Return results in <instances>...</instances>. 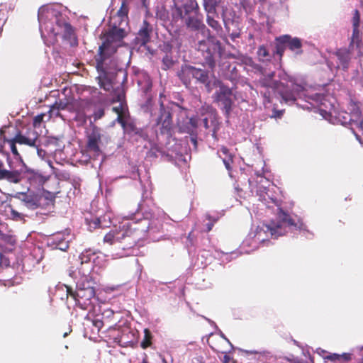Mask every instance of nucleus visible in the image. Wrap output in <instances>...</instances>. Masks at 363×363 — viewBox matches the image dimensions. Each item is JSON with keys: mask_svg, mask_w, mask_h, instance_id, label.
<instances>
[{"mask_svg": "<svg viewBox=\"0 0 363 363\" xmlns=\"http://www.w3.org/2000/svg\"><path fill=\"white\" fill-rule=\"evenodd\" d=\"M38 19L41 38L48 46L55 44L57 36L69 40L71 44L75 40L72 27L56 6H41L38 9Z\"/></svg>", "mask_w": 363, "mask_h": 363, "instance_id": "obj_1", "label": "nucleus"}, {"mask_svg": "<svg viewBox=\"0 0 363 363\" xmlns=\"http://www.w3.org/2000/svg\"><path fill=\"white\" fill-rule=\"evenodd\" d=\"M172 16L176 21L182 20L186 28L191 31L209 34L196 0H174Z\"/></svg>", "mask_w": 363, "mask_h": 363, "instance_id": "obj_2", "label": "nucleus"}, {"mask_svg": "<svg viewBox=\"0 0 363 363\" xmlns=\"http://www.w3.org/2000/svg\"><path fill=\"white\" fill-rule=\"evenodd\" d=\"M111 28L106 34L104 41L99 47V59L97 60V67L104 72H106L107 57L116 51L126 35L125 30L126 26L117 24L116 21L111 23Z\"/></svg>", "mask_w": 363, "mask_h": 363, "instance_id": "obj_3", "label": "nucleus"}, {"mask_svg": "<svg viewBox=\"0 0 363 363\" xmlns=\"http://www.w3.org/2000/svg\"><path fill=\"white\" fill-rule=\"evenodd\" d=\"M203 125L206 129L213 128L212 137L217 140V121L212 106H203L197 112L196 116L187 119L185 125L180 126V130L186 133L195 132L197 127Z\"/></svg>", "mask_w": 363, "mask_h": 363, "instance_id": "obj_4", "label": "nucleus"}, {"mask_svg": "<svg viewBox=\"0 0 363 363\" xmlns=\"http://www.w3.org/2000/svg\"><path fill=\"white\" fill-rule=\"evenodd\" d=\"M197 49L201 52L205 63L211 69L221 56L220 43L214 37L208 35L205 40L198 42Z\"/></svg>", "mask_w": 363, "mask_h": 363, "instance_id": "obj_5", "label": "nucleus"}, {"mask_svg": "<svg viewBox=\"0 0 363 363\" xmlns=\"http://www.w3.org/2000/svg\"><path fill=\"white\" fill-rule=\"evenodd\" d=\"M213 86L217 89L213 96L214 101L218 104L225 116L228 118L232 111L233 97H235L233 89L219 79L213 81Z\"/></svg>", "mask_w": 363, "mask_h": 363, "instance_id": "obj_6", "label": "nucleus"}, {"mask_svg": "<svg viewBox=\"0 0 363 363\" xmlns=\"http://www.w3.org/2000/svg\"><path fill=\"white\" fill-rule=\"evenodd\" d=\"M0 179L18 184L21 181V169H16L14 162L8 152L0 150Z\"/></svg>", "mask_w": 363, "mask_h": 363, "instance_id": "obj_7", "label": "nucleus"}, {"mask_svg": "<svg viewBox=\"0 0 363 363\" xmlns=\"http://www.w3.org/2000/svg\"><path fill=\"white\" fill-rule=\"evenodd\" d=\"M177 75L186 87L191 84L192 80L196 83H206L209 79L207 70L189 65H182Z\"/></svg>", "mask_w": 363, "mask_h": 363, "instance_id": "obj_8", "label": "nucleus"}, {"mask_svg": "<svg viewBox=\"0 0 363 363\" xmlns=\"http://www.w3.org/2000/svg\"><path fill=\"white\" fill-rule=\"evenodd\" d=\"M274 77V72H271L268 74V78L272 81L268 82L267 86L272 87L274 91H277L286 104H294L296 99L295 88L298 89L299 87L297 85L291 84L292 87L289 89L288 86H285L284 82L272 80Z\"/></svg>", "mask_w": 363, "mask_h": 363, "instance_id": "obj_9", "label": "nucleus"}, {"mask_svg": "<svg viewBox=\"0 0 363 363\" xmlns=\"http://www.w3.org/2000/svg\"><path fill=\"white\" fill-rule=\"evenodd\" d=\"M105 138L104 131L101 128L93 126L88 135L87 148L93 154L94 157L101 155L99 144Z\"/></svg>", "mask_w": 363, "mask_h": 363, "instance_id": "obj_10", "label": "nucleus"}, {"mask_svg": "<svg viewBox=\"0 0 363 363\" xmlns=\"http://www.w3.org/2000/svg\"><path fill=\"white\" fill-rule=\"evenodd\" d=\"M71 240L69 228H65L62 231L49 235L47 239L49 245H54L61 250H66L69 248Z\"/></svg>", "mask_w": 363, "mask_h": 363, "instance_id": "obj_11", "label": "nucleus"}, {"mask_svg": "<svg viewBox=\"0 0 363 363\" xmlns=\"http://www.w3.org/2000/svg\"><path fill=\"white\" fill-rule=\"evenodd\" d=\"M76 295V305L80 308L86 310L89 306H93L91 300L95 296L93 287L78 288Z\"/></svg>", "mask_w": 363, "mask_h": 363, "instance_id": "obj_12", "label": "nucleus"}, {"mask_svg": "<svg viewBox=\"0 0 363 363\" xmlns=\"http://www.w3.org/2000/svg\"><path fill=\"white\" fill-rule=\"evenodd\" d=\"M241 352L242 355L241 363H263L269 354L266 351L247 350H241Z\"/></svg>", "mask_w": 363, "mask_h": 363, "instance_id": "obj_13", "label": "nucleus"}, {"mask_svg": "<svg viewBox=\"0 0 363 363\" xmlns=\"http://www.w3.org/2000/svg\"><path fill=\"white\" fill-rule=\"evenodd\" d=\"M116 121L121 125L125 133L134 136L137 135L142 138H145L147 134L140 128H138L135 124L130 121L129 117L123 119L121 116L117 117Z\"/></svg>", "mask_w": 363, "mask_h": 363, "instance_id": "obj_14", "label": "nucleus"}, {"mask_svg": "<svg viewBox=\"0 0 363 363\" xmlns=\"http://www.w3.org/2000/svg\"><path fill=\"white\" fill-rule=\"evenodd\" d=\"M157 125H162V132L168 133L172 128V116L169 111L160 104V116L157 118Z\"/></svg>", "mask_w": 363, "mask_h": 363, "instance_id": "obj_15", "label": "nucleus"}, {"mask_svg": "<svg viewBox=\"0 0 363 363\" xmlns=\"http://www.w3.org/2000/svg\"><path fill=\"white\" fill-rule=\"evenodd\" d=\"M129 228H113L104 238V241L110 245L119 242L128 235Z\"/></svg>", "mask_w": 363, "mask_h": 363, "instance_id": "obj_16", "label": "nucleus"}, {"mask_svg": "<svg viewBox=\"0 0 363 363\" xmlns=\"http://www.w3.org/2000/svg\"><path fill=\"white\" fill-rule=\"evenodd\" d=\"M14 142L19 145H26L30 147H36L38 142V135L35 130L28 133V135H23L18 133L13 138Z\"/></svg>", "mask_w": 363, "mask_h": 363, "instance_id": "obj_17", "label": "nucleus"}, {"mask_svg": "<svg viewBox=\"0 0 363 363\" xmlns=\"http://www.w3.org/2000/svg\"><path fill=\"white\" fill-rule=\"evenodd\" d=\"M8 143L10 145L11 150L14 155V159L16 161L14 162V167H16V169H21V178L22 179V172L26 168V165L24 163L21 156L20 155L18 149L16 147L17 143L14 142V139L9 140Z\"/></svg>", "mask_w": 363, "mask_h": 363, "instance_id": "obj_18", "label": "nucleus"}, {"mask_svg": "<svg viewBox=\"0 0 363 363\" xmlns=\"http://www.w3.org/2000/svg\"><path fill=\"white\" fill-rule=\"evenodd\" d=\"M128 6L125 0L122 1L120 9L117 11L116 14L111 18V23L116 21L117 24L128 25Z\"/></svg>", "mask_w": 363, "mask_h": 363, "instance_id": "obj_19", "label": "nucleus"}, {"mask_svg": "<svg viewBox=\"0 0 363 363\" xmlns=\"http://www.w3.org/2000/svg\"><path fill=\"white\" fill-rule=\"evenodd\" d=\"M151 31V26L147 23V21H144L143 26L139 30L136 37V40L140 44V45H145L146 43L150 41V33Z\"/></svg>", "mask_w": 363, "mask_h": 363, "instance_id": "obj_20", "label": "nucleus"}, {"mask_svg": "<svg viewBox=\"0 0 363 363\" xmlns=\"http://www.w3.org/2000/svg\"><path fill=\"white\" fill-rule=\"evenodd\" d=\"M14 197L21 200L28 208L35 209L38 206V201L33 196L18 192Z\"/></svg>", "mask_w": 363, "mask_h": 363, "instance_id": "obj_21", "label": "nucleus"}, {"mask_svg": "<svg viewBox=\"0 0 363 363\" xmlns=\"http://www.w3.org/2000/svg\"><path fill=\"white\" fill-rule=\"evenodd\" d=\"M26 177L31 184H38L42 182L43 177L40 172L26 168L22 172V178Z\"/></svg>", "mask_w": 363, "mask_h": 363, "instance_id": "obj_22", "label": "nucleus"}, {"mask_svg": "<svg viewBox=\"0 0 363 363\" xmlns=\"http://www.w3.org/2000/svg\"><path fill=\"white\" fill-rule=\"evenodd\" d=\"M277 210V219L279 222L274 227H281L282 225H287L289 227L296 226V224L289 214L284 211L281 208H278Z\"/></svg>", "mask_w": 363, "mask_h": 363, "instance_id": "obj_23", "label": "nucleus"}, {"mask_svg": "<svg viewBox=\"0 0 363 363\" xmlns=\"http://www.w3.org/2000/svg\"><path fill=\"white\" fill-rule=\"evenodd\" d=\"M123 97V94H118L117 101H118V104L113 107V111L117 113V117L121 116L123 119H125L129 117V113L126 104L122 101Z\"/></svg>", "mask_w": 363, "mask_h": 363, "instance_id": "obj_24", "label": "nucleus"}, {"mask_svg": "<svg viewBox=\"0 0 363 363\" xmlns=\"http://www.w3.org/2000/svg\"><path fill=\"white\" fill-rule=\"evenodd\" d=\"M289 38L286 40V44L288 45L289 48L295 52L296 54L300 55L302 53V42L301 40L298 38H292L291 35H287Z\"/></svg>", "mask_w": 363, "mask_h": 363, "instance_id": "obj_25", "label": "nucleus"}, {"mask_svg": "<svg viewBox=\"0 0 363 363\" xmlns=\"http://www.w3.org/2000/svg\"><path fill=\"white\" fill-rule=\"evenodd\" d=\"M218 342V345H210L212 350L217 353L223 354L233 348V345H231L230 342L225 337L220 338Z\"/></svg>", "mask_w": 363, "mask_h": 363, "instance_id": "obj_26", "label": "nucleus"}, {"mask_svg": "<svg viewBox=\"0 0 363 363\" xmlns=\"http://www.w3.org/2000/svg\"><path fill=\"white\" fill-rule=\"evenodd\" d=\"M16 243L15 237L10 233V231L3 233L0 238V245H9V247H6V250L9 252H11L13 250V247Z\"/></svg>", "mask_w": 363, "mask_h": 363, "instance_id": "obj_27", "label": "nucleus"}, {"mask_svg": "<svg viewBox=\"0 0 363 363\" xmlns=\"http://www.w3.org/2000/svg\"><path fill=\"white\" fill-rule=\"evenodd\" d=\"M289 37L287 35H283L279 37H277L275 39L276 45H275V50L274 53L278 55L280 57H282L284 52L286 49V40H287Z\"/></svg>", "mask_w": 363, "mask_h": 363, "instance_id": "obj_28", "label": "nucleus"}, {"mask_svg": "<svg viewBox=\"0 0 363 363\" xmlns=\"http://www.w3.org/2000/svg\"><path fill=\"white\" fill-rule=\"evenodd\" d=\"M149 218H150L147 215L145 218H142L140 217V213H137L131 215L130 217L125 218V219L130 220V222L128 223L127 224H124L122 227L123 228L130 227L133 224H137L138 223H139V221H141V222L144 221L146 223H143V225H147V227H149L150 225V223L148 222Z\"/></svg>", "mask_w": 363, "mask_h": 363, "instance_id": "obj_29", "label": "nucleus"}, {"mask_svg": "<svg viewBox=\"0 0 363 363\" xmlns=\"http://www.w3.org/2000/svg\"><path fill=\"white\" fill-rule=\"evenodd\" d=\"M221 0H203V6L206 13H216V9Z\"/></svg>", "mask_w": 363, "mask_h": 363, "instance_id": "obj_30", "label": "nucleus"}, {"mask_svg": "<svg viewBox=\"0 0 363 363\" xmlns=\"http://www.w3.org/2000/svg\"><path fill=\"white\" fill-rule=\"evenodd\" d=\"M284 228H267V231L264 230V228H256L255 232V237H257V240L259 242H263L265 240V238L261 237V234L266 233L267 232L269 233L272 237H274V238H277L278 235H277V233L279 230H282ZM281 234H279L280 235Z\"/></svg>", "mask_w": 363, "mask_h": 363, "instance_id": "obj_31", "label": "nucleus"}, {"mask_svg": "<svg viewBox=\"0 0 363 363\" xmlns=\"http://www.w3.org/2000/svg\"><path fill=\"white\" fill-rule=\"evenodd\" d=\"M218 156L222 158L223 162L227 169H230V164L233 161L231 155L229 154L228 148L223 147L218 151Z\"/></svg>", "mask_w": 363, "mask_h": 363, "instance_id": "obj_32", "label": "nucleus"}, {"mask_svg": "<svg viewBox=\"0 0 363 363\" xmlns=\"http://www.w3.org/2000/svg\"><path fill=\"white\" fill-rule=\"evenodd\" d=\"M218 17V13H206V22L207 24L211 27L216 32H219L222 30V27L219 22L215 19V17Z\"/></svg>", "mask_w": 363, "mask_h": 363, "instance_id": "obj_33", "label": "nucleus"}, {"mask_svg": "<svg viewBox=\"0 0 363 363\" xmlns=\"http://www.w3.org/2000/svg\"><path fill=\"white\" fill-rule=\"evenodd\" d=\"M337 59L340 60L341 65L344 69L347 68L348 62L350 60V53L346 50H339L336 52Z\"/></svg>", "mask_w": 363, "mask_h": 363, "instance_id": "obj_34", "label": "nucleus"}, {"mask_svg": "<svg viewBox=\"0 0 363 363\" xmlns=\"http://www.w3.org/2000/svg\"><path fill=\"white\" fill-rule=\"evenodd\" d=\"M361 38L359 27H353V32L350 44V48L354 49V47L359 48Z\"/></svg>", "mask_w": 363, "mask_h": 363, "instance_id": "obj_35", "label": "nucleus"}, {"mask_svg": "<svg viewBox=\"0 0 363 363\" xmlns=\"http://www.w3.org/2000/svg\"><path fill=\"white\" fill-rule=\"evenodd\" d=\"M152 334L150 331L148 329L144 330V338L143 340L141 342V347L143 349H146L148 347H150L152 345Z\"/></svg>", "mask_w": 363, "mask_h": 363, "instance_id": "obj_36", "label": "nucleus"}, {"mask_svg": "<svg viewBox=\"0 0 363 363\" xmlns=\"http://www.w3.org/2000/svg\"><path fill=\"white\" fill-rule=\"evenodd\" d=\"M257 55L261 61L269 60L270 55L264 45L258 48Z\"/></svg>", "mask_w": 363, "mask_h": 363, "instance_id": "obj_37", "label": "nucleus"}, {"mask_svg": "<svg viewBox=\"0 0 363 363\" xmlns=\"http://www.w3.org/2000/svg\"><path fill=\"white\" fill-rule=\"evenodd\" d=\"M99 84L105 91H111L113 89L111 81L106 77H100Z\"/></svg>", "mask_w": 363, "mask_h": 363, "instance_id": "obj_38", "label": "nucleus"}, {"mask_svg": "<svg viewBox=\"0 0 363 363\" xmlns=\"http://www.w3.org/2000/svg\"><path fill=\"white\" fill-rule=\"evenodd\" d=\"M86 225H91L94 224L95 226L99 225L102 223L101 218L94 217L93 215L88 213L85 217Z\"/></svg>", "mask_w": 363, "mask_h": 363, "instance_id": "obj_39", "label": "nucleus"}, {"mask_svg": "<svg viewBox=\"0 0 363 363\" xmlns=\"http://www.w3.org/2000/svg\"><path fill=\"white\" fill-rule=\"evenodd\" d=\"M67 107V103L62 100L56 101L50 108V113H54L55 111L65 110Z\"/></svg>", "mask_w": 363, "mask_h": 363, "instance_id": "obj_40", "label": "nucleus"}, {"mask_svg": "<svg viewBox=\"0 0 363 363\" xmlns=\"http://www.w3.org/2000/svg\"><path fill=\"white\" fill-rule=\"evenodd\" d=\"M218 218L219 216L218 215H211L210 213H206L205 215V220H208V222L205 224L206 227H212L218 220Z\"/></svg>", "mask_w": 363, "mask_h": 363, "instance_id": "obj_41", "label": "nucleus"}, {"mask_svg": "<svg viewBox=\"0 0 363 363\" xmlns=\"http://www.w3.org/2000/svg\"><path fill=\"white\" fill-rule=\"evenodd\" d=\"M174 65L172 57L166 55L162 59V69L166 70L170 68Z\"/></svg>", "mask_w": 363, "mask_h": 363, "instance_id": "obj_42", "label": "nucleus"}, {"mask_svg": "<svg viewBox=\"0 0 363 363\" xmlns=\"http://www.w3.org/2000/svg\"><path fill=\"white\" fill-rule=\"evenodd\" d=\"M92 253H91L90 250H86V251L82 252V254L79 256V259H81V263H86V262H89L90 255Z\"/></svg>", "mask_w": 363, "mask_h": 363, "instance_id": "obj_43", "label": "nucleus"}, {"mask_svg": "<svg viewBox=\"0 0 363 363\" xmlns=\"http://www.w3.org/2000/svg\"><path fill=\"white\" fill-rule=\"evenodd\" d=\"M10 264V260L4 253L0 252V266L1 267H9Z\"/></svg>", "mask_w": 363, "mask_h": 363, "instance_id": "obj_44", "label": "nucleus"}, {"mask_svg": "<svg viewBox=\"0 0 363 363\" xmlns=\"http://www.w3.org/2000/svg\"><path fill=\"white\" fill-rule=\"evenodd\" d=\"M308 97L314 101L315 102H320L322 103V101L324 98V96L322 94H319V93H315V94H311V95H308Z\"/></svg>", "mask_w": 363, "mask_h": 363, "instance_id": "obj_45", "label": "nucleus"}, {"mask_svg": "<svg viewBox=\"0 0 363 363\" xmlns=\"http://www.w3.org/2000/svg\"><path fill=\"white\" fill-rule=\"evenodd\" d=\"M340 363L347 362L352 359V354L351 353H343L339 354Z\"/></svg>", "mask_w": 363, "mask_h": 363, "instance_id": "obj_46", "label": "nucleus"}, {"mask_svg": "<svg viewBox=\"0 0 363 363\" xmlns=\"http://www.w3.org/2000/svg\"><path fill=\"white\" fill-rule=\"evenodd\" d=\"M104 116V110L101 108L95 110L93 117L94 121L101 119Z\"/></svg>", "mask_w": 363, "mask_h": 363, "instance_id": "obj_47", "label": "nucleus"}, {"mask_svg": "<svg viewBox=\"0 0 363 363\" xmlns=\"http://www.w3.org/2000/svg\"><path fill=\"white\" fill-rule=\"evenodd\" d=\"M325 359L328 360V361H331V362H339L340 363L339 354H336V353H333V354H330L329 355H327L325 357Z\"/></svg>", "mask_w": 363, "mask_h": 363, "instance_id": "obj_48", "label": "nucleus"}, {"mask_svg": "<svg viewBox=\"0 0 363 363\" xmlns=\"http://www.w3.org/2000/svg\"><path fill=\"white\" fill-rule=\"evenodd\" d=\"M359 21H360V16H359V11L357 10H355L354 15L352 18L353 27H359Z\"/></svg>", "mask_w": 363, "mask_h": 363, "instance_id": "obj_49", "label": "nucleus"}, {"mask_svg": "<svg viewBox=\"0 0 363 363\" xmlns=\"http://www.w3.org/2000/svg\"><path fill=\"white\" fill-rule=\"evenodd\" d=\"M190 134L189 140L191 143L193 145L194 149H197V137L195 132L189 133Z\"/></svg>", "mask_w": 363, "mask_h": 363, "instance_id": "obj_50", "label": "nucleus"}, {"mask_svg": "<svg viewBox=\"0 0 363 363\" xmlns=\"http://www.w3.org/2000/svg\"><path fill=\"white\" fill-rule=\"evenodd\" d=\"M230 350H228L225 352V353H223V357L221 359L222 363H230L232 362L233 363H235L233 359L228 354V352Z\"/></svg>", "mask_w": 363, "mask_h": 363, "instance_id": "obj_51", "label": "nucleus"}, {"mask_svg": "<svg viewBox=\"0 0 363 363\" xmlns=\"http://www.w3.org/2000/svg\"><path fill=\"white\" fill-rule=\"evenodd\" d=\"M77 293V289L74 291L71 287L67 286V296L72 297L75 301H76V298H77V295H76Z\"/></svg>", "mask_w": 363, "mask_h": 363, "instance_id": "obj_52", "label": "nucleus"}, {"mask_svg": "<svg viewBox=\"0 0 363 363\" xmlns=\"http://www.w3.org/2000/svg\"><path fill=\"white\" fill-rule=\"evenodd\" d=\"M94 326H95L98 330H99L104 326V322L98 318H94L92 320Z\"/></svg>", "mask_w": 363, "mask_h": 363, "instance_id": "obj_53", "label": "nucleus"}, {"mask_svg": "<svg viewBox=\"0 0 363 363\" xmlns=\"http://www.w3.org/2000/svg\"><path fill=\"white\" fill-rule=\"evenodd\" d=\"M36 150H37V154L38 155V157L41 159H43L45 155H46V152L41 149V148H39V143H38V145L36 147H34Z\"/></svg>", "mask_w": 363, "mask_h": 363, "instance_id": "obj_54", "label": "nucleus"}, {"mask_svg": "<svg viewBox=\"0 0 363 363\" xmlns=\"http://www.w3.org/2000/svg\"><path fill=\"white\" fill-rule=\"evenodd\" d=\"M354 358L358 360L357 363H363V347L359 350L357 354L354 356Z\"/></svg>", "mask_w": 363, "mask_h": 363, "instance_id": "obj_55", "label": "nucleus"}, {"mask_svg": "<svg viewBox=\"0 0 363 363\" xmlns=\"http://www.w3.org/2000/svg\"><path fill=\"white\" fill-rule=\"evenodd\" d=\"M202 84H205V86H206L208 92H211L213 88H216L215 86H213V82L212 83V84L209 82V79H208V81L206 83H202Z\"/></svg>", "mask_w": 363, "mask_h": 363, "instance_id": "obj_56", "label": "nucleus"}, {"mask_svg": "<svg viewBox=\"0 0 363 363\" xmlns=\"http://www.w3.org/2000/svg\"><path fill=\"white\" fill-rule=\"evenodd\" d=\"M283 363H303V362L297 358H293V359L286 358L284 359V362Z\"/></svg>", "mask_w": 363, "mask_h": 363, "instance_id": "obj_57", "label": "nucleus"}, {"mask_svg": "<svg viewBox=\"0 0 363 363\" xmlns=\"http://www.w3.org/2000/svg\"><path fill=\"white\" fill-rule=\"evenodd\" d=\"M43 115H38L34 118V125H36L37 124H40L41 121H43Z\"/></svg>", "mask_w": 363, "mask_h": 363, "instance_id": "obj_58", "label": "nucleus"}, {"mask_svg": "<svg viewBox=\"0 0 363 363\" xmlns=\"http://www.w3.org/2000/svg\"><path fill=\"white\" fill-rule=\"evenodd\" d=\"M279 77L284 81L287 82L289 77L284 72H280L279 74Z\"/></svg>", "mask_w": 363, "mask_h": 363, "instance_id": "obj_59", "label": "nucleus"}, {"mask_svg": "<svg viewBox=\"0 0 363 363\" xmlns=\"http://www.w3.org/2000/svg\"><path fill=\"white\" fill-rule=\"evenodd\" d=\"M283 113L282 111H274V113L272 115V117L274 118H280Z\"/></svg>", "mask_w": 363, "mask_h": 363, "instance_id": "obj_60", "label": "nucleus"}, {"mask_svg": "<svg viewBox=\"0 0 363 363\" xmlns=\"http://www.w3.org/2000/svg\"><path fill=\"white\" fill-rule=\"evenodd\" d=\"M11 215L13 216V218H21V214L14 210L11 211Z\"/></svg>", "mask_w": 363, "mask_h": 363, "instance_id": "obj_61", "label": "nucleus"}, {"mask_svg": "<svg viewBox=\"0 0 363 363\" xmlns=\"http://www.w3.org/2000/svg\"><path fill=\"white\" fill-rule=\"evenodd\" d=\"M240 36V34L238 33H233L231 35H230V37L231 38L234 40H235V38H239Z\"/></svg>", "mask_w": 363, "mask_h": 363, "instance_id": "obj_62", "label": "nucleus"}, {"mask_svg": "<svg viewBox=\"0 0 363 363\" xmlns=\"http://www.w3.org/2000/svg\"><path fill=\"white\" fill-rule=\"evenodd\" d=\"M60 111H55L54 113H50L51 116H60Z\"/></svg>", "mask_w": 363, "mask_h": 363, "instance_id": "obj_63", "label": "nucleus"}, {"mask_svg": "<svg viewBox=\"0 0 363 363\" xmlns=\"http://www.w3.org/2000/svg\"><path fill=\"white\" fill-rule=\"evenodd\" d=\"M359 127L363 129V119L361 121L360 123H359Z\"/></svg>", "mask_w": 363, "mask_h": 363, "instance_id": "obj_64", "label": "nucleus"}]
</instances>
